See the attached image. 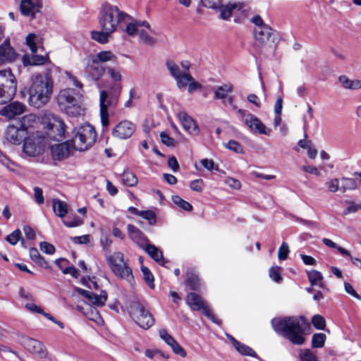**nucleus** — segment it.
Listing matches in <instances>:
<instances>
[{"instance_id": "aec40b11", "label": "nucleus", "mask_w": 361, "mask_h": 361, "mask_svg": "<svg viewBox=\"0 0 361 361\" xmlns=\"http://www.w3.org/2000/svg\"><path fill=\"white\" fill-rule=\"evenodd\" d=\"M40 0H21L20 9L23 15L35 18V13L42 8Z\"/></svg>"}, {"instance_id": "20e7f679", "label": "nucleus", "mask_w": 361, "mask_h": 361, "mask_svg": "<svg viewBox=\"0 0 361 361\" xmlns=\"http://www.w3.org/2000/svg\"><path fill=\"white\" fill-rule=\"evenodd\" d=\"M128 18H130L129 15L120 10L118 6L106 2L100 8L98 23L100 29L114 33L116 30L118 25Z\"/></svg>"}, {"instance_id": "79ce46f5", "label": "nucleus", "mask_w": 361, "mask_h": 361, "mask_svg": "<svg viewBox=\"0 0 361 361\" xmlns=\"http://www.w3.org/2000/svg\"><path fill=\"white\" fill-rule=\"evenodd\" d=\"M228 2L227 0H201V4L203 6L221 10L224 3Z\"/></svg>"}, {"instance_id": "473e14b6", "label": "nucleus", "mask_w": 361, "mask_h": 361, "mask_svg": "<svg viewBox=\"0 0 361 361\" xmlns=\"http://www.w3.org/2000/svg\"><path fill=\"white\" fill-rule=\"evenodd\" d=\"M185 285L189 286L191 290H197L200 288V279L192 270H188L187 271Z\"/></svg>"}, {"instance_id": "6ab92c4d", "label": "nucleus", "mask_w": 361, "mask_h": 361, "mask_svg": "<svg viewBox=\"0 0 361 361\" xmlns=\"http://www.w3.org/2000/svg\"><path fill=\"white\" fill-rule=\"evenodd\" d=\"M245 125L254 133L269 135L271 132L270 128H267L257 117L252 114L247 116Z\"/></svg>"}, {"instance_id": "423d86ee", "label": "nucleus", "mask_w": 361, "mask_h": 361, "mask_svg": "<svg viewBox=\"0 0 361 361\" xmlns=\"http://www.w3.org/2000/svg\"><path fill=\"white\" fill-rule=\"evenodd\" d=\"M121 90L122 85L121 84H114L111 87L110 97H109L106 91L102 90L100 92V117L102 125L104 127H106L109 125L108 106L115 107L117 105Z\"/></svg>"}, {"instance_id": "2f4dec72", "label": "nucleus", "mask_w": 361, "mask_h": 361, "mask_svg": "<svg viewBox=\"0 0 361 361\" xmlns=\"http://www.w3.org/2000/svg\"><path fill=\"white\" fill-rule=\"evenodd\" d=\"M52 207L54 213L61 218L64 217L68 213L67 204L60 200H53Z\"/></svg>"}, {"instance_id": "37998d69", "label": "nucleus", "mask_w": 361, "mask_h": 361, "mask_svg": "<svg viewBox=\"0 0 361 361\" xmlns=\"http://www.w3.org/2000/svg\"><path fill=\"white\" fill-rule=\"evenodd\" d=\"M235 348L239 353L243 355H249L253 357H257L256 353L251 348L240 342L238 343V345L235 347Z\"/></svg>"}, {"instance_id": "412c9836", "label": "nucleus", "mask_w": 361, "mask_h": 361, "mask_svg": "<svg viewBox=\"0 0 361 361\" xmlns=\"http://www.w3.org/2000/svg\"><path fill=\"white\" fill-rule=\"evenodd\" d=\"M128 233L129 238L141 249L146 247V245L149 242L147 237L133 225H128Z\"/></svg>"}, {"instance_id": "f8f14e48", "label": "nucleus", "mask_w": 361, "mask_h": 361, "mask_svg": "<svg viewBox=\"0 0 361 361\" xmlns=\"http://www.w3.org/2000/svg\"><path fill=\"white\" fill-rule=\"evenodd\" d=\"M186 303L194 311H202V312L214 323H217L212 310L207 305L201 296L195 293H190L186 297Z\"/></svg>"}, {"instance_id": "39448f33", "label": "nucleus", "mask_w": 361, "mask_h": 361, "mask_svg": "<svg viewBox=\"0 0 361 361\" xmlns=\"http://www.w3.org/2000/svg\"><path fill=\"white\" fill-rule=\"evenodd\" d=\"M42 121L48 137L57 141L64 139L66 126L62 118L49 113L42 116Z\"/></svg>"}, {"instance_id": "9b49d317", "label": "nucleus", "mask_w": 361, "mask_h": 361, "mask_svg": "<svg viewBox=\"0 0 361 361\" xmlns=\"http://www.w3.org/2000/svg\"><path fill=\"white\" fill-rule=\"evenodd\" d=\"M27 128L24 124L18 122L16 124L8 126L4 133V138L10 144L20 145L23 140L27 139Z\"/></svg>"}, {"instance_id": "864d4df0", "label": "nucleus", "mask_w": 361, "mask_h": 361, "mask_svg": "<svg viewBox=\"0 0 361 361\" xmlns=\"http://www.w3.org/2000/svg\"><path fill=\"white\" fill-rule=\"evenodd\" d=\"M140 216L148 221L149 224L153 225L156 223V215L151 210L140 211Z\"/></svg>"}, {"instance_id": "5fc2aeb1", "label": "nucleus", "mask_w": 361, "mask_h": 361, "mask_svg": "<svg viewBox=\"0 0 361 361\" xmlns=\"http://www.w3.org/2000/svg\"><path fill=\"white\" fill-rule=\"evenodd\" d=\"M141 271L142 272L144 279L145 280L146 283L151 287L154 286L153 281H154V276L149 269L146 267H142Z\"/></svg>"}, {"instance_id": "5701e85b", "label": "nucleus", "mask_w": 361, "mask_h": 361, "mask_svg": "<svg viewBox=\"0 0 361 361\" xmlns=\"http://www.w3.org/2000/svg\"><path fill=\"white\" fill-rule=\"evenodd\" d=\"M183 128L189 133L197 135L199 132L198 126L195 120L185 112L180 111L177 114Z\"/></svg>"}, {"instance_id": "c85d7f7f", "label": "nucleus", "mask_w": 361, "mask_h": 361, "mask_svg": "<svg viewBox=\"0 0 361 361\" xmlns=\"http://www.w3.org/2000/svg\"><path fill=\"white\" fill-rule=\"evenodd\" d=\"M338 80L341 84L342 87L345 89L349 90H358L361 89V80H350L345 75H341L338 78Z\"/></svg>"}, {"instance_id": "58836bf2", "label": "nucleus", "mask_w": 361, "mask_h": 361, "mask_svg": "<svg viewBox=\"0 0 361 361\" xmlns=\"http://www.w3.org/2000/svg\"><path fill=\"white\" fill-rule=\"evenodd\" d=\"M192 80V77L188 72H182L178 77L176 78L178 88L185 87Z\"/></svg>"}, {"instance_id": "1a4fd4ad", "label": "nucleus", "mask_w": 361, "mask_h": 361, "mask_svg": "<svg viewBox=\"0 0 361 361\" xmlns=\"http://www.w3.org/2000/svg\"><path fill=\"white\" fill-rule=\"evenodd\" d=\"M130 314L133 320L144 329H148L154 322L152 315L138 302L131 304Z\"/></svg>"}, {"instance_id": "3c124183", "label": "nucleus", "mask_w": 361, "mask_h": 361, "mask_svg": "<svg viewBox=\"0 0 361 361\" xmlns=\"http://www.w3.org/2000/svg\"><path fill=\"white\" fill-rule=\"evenodd\" d=\"M21 239V232L17 229L12 232L10 235H7L6 240L11 245H15Z\"/></svg>"}, {"instance_id": "f704fd0d", "label": "nucleus", "mask_w": 361, "mask_h": 361, "mask_svg": "<svg viewBox=\"0 0 361 361\" xmlns=\"http://www.w3.org/2000/svg\"><path fill=\"white\" fill-rule=\"evenodd\" d=\"M94 59H95L99 63H105L110 61H116L117 57L116 56L113 54L111 51H102L99 53H97L94 57Z\"/></svg>"}, {"instance_id": "bf43d9fd", "label": "nucleus", "mask_w": 361, "mask_h": 361, "mask_svg": "<svg viewBox=\"0 0 361 361\" xmlns=\"http://www.w3.org/2000/svg\"><path fill=\"white\" fill-rule=\"evenodd\" d=\"M280 269L279 267H271L269 269V276L275 282L279 283L282 281V277L280 275Z\"/></svg>"}, {"instance_id": "f3484780", "label": "nucleus", "mask_w": 361, "mask_h": 361, "mask_svg": "<svg viewBox=\"0 0 361 361\" xmlns=\"http://www.w3.org/2000/svg\"><path fill=\"white\" fill-rule=\"evenodd\" d=\"M233 90V86L231 83H226L218 86L215 87L214 90V98L215 99L222 100L224 104H225V100L227 99L228 104L231 105L234 109H235L236 106L233 105V96L229 95V94L232 92Z\"/></svg>"}, {"instance_id": "7c9ffc66", "label": "nucleus", "mask_w": 361, "mask_h": 361, "mask_svg": "<svg viewBox=\"0 0 361 361\" xmlns=\"http://www.w3.org/2000/svg\"><path fill=\"white\" fill-rule=\"evenodd\" d=\"M142 250H144L156 262H160L164 258L162 252L149 242L146 245V247L142 248Z\"/></svg>"}, {"instance_id": "bb28decb", "label": "nucleus", "mask_w": 361, "mask_h": 361, "mask_svg": "<svg viewBox=\"0 0 361 361\" xmlns=\"http://www.w3.org/2000/svg\"><path fill=\"white\" fill-rule=\"evenodd\" d=\"M271 28L268 25L257 27L255 30V39L262 45H264L271 37Z\"/></svg>"}, {"instance_id": "4d7b16f0", "label": "nucleus", "mask_w": 361, "mask_h": 361, "mask_svg": "<svg viewBox=\"0 0 361 361\" xmlns=\"http://www.w3.org/2000/svg\"><path fill=\"white\" fill-rule=\"evenodd\" d=\"M169 346L172 348L175 354L178 355L182 357H186V351L177 343L176 340L170 344Z\"/></svg>"}, {"instance_id": "ea45409f", "label": "nucleus", "mask_w": 361, "mask_h": 361, "mask_svg": "<svg viewBox=\"0 0 361 361\" xmlns=\"http://www.w3.org/2000/svg\"><path fill=\"white\" fill-rule=\"evenodd\" d=\"M171 200L176 205L185 211L190 212L192 209V206L178 195H173L171 197Z\"/></svg>"}, {"instance_id": "8fccbe9b", "label": "nucleus", "mask_w": 361, "mask_h": 361, "mask_svg": "<svg viewBox=\"0 0 361 361\" xmlns=\"http://www.w3.org/2000/svg\"><path fill=\"white\" fill-rule=\"evenodd\" d=\"M300 361H319L317 356L309 349L300 351Z\"/></svg>"}, {"instance_id": "338daca9", "label": "nucleus", "mask_w": 361, "mask_h": 361, "mask_svg": "<svg viewBox=\"0 0 361 361\" xmlns=\"http://www.w3.org/2000/svg\"><path fill=\"white\" fill-rule=\"evenodd\" d=\"M159 336L169 345L175 341V339L164 329L159 331Z\"/></svg>"}, {"instance_id": "de8ad7c7", "label": "nucleus", "mask_w": 361, "mask_h": 361, "mask_svg": "<svg viewBox=\"0 0 361 361\" xmlns=\"http://www.w3.org/2000/svg\"><path fill=\"white\" fill-rule=\"evenodd\" d=\"M107 261L111 267H114L115 264L126 263L124 262L123 255L120 252H114L112 255H110L107 258Z\"/></svg>"}, {"instance_id": "e433bc0d", "label": "nucleus", "mask_w": 361, "mask_h": 361, "mask_svg": "<svg viewBox=\"0 0 361 361\" xmlns=\"http://www.w3.org/2000/svg\"><path fill=\"white\" fill-rule=\"evenodd\" d=\"M122 183L129 187H134L137 184V178L131 171H124L121 175Z\"/></svg>"}, {"instance_id": "774afa93", "label": "nucleus", "mask_w": 361, "mask_h": 361, "mask_svg": "<svg viewBox=\"0 0 361 361\" xmlns=\"http://www.w3.org/2000/svg\"><path fill=\"white\" fill-rule=\"evenodd\" d=\"M107 72L109 74L111 78L116 82L121 80L122 76L119 71L112 68H108Z\"/></svg>"}, {"instance_id": "dca6fc26", "label": "nucleus", "mask_w": 361, "mask_h": 361, "mask_svg": "<svg viewBox=\"0 0 361 361\" xmlns=\"http://www.w3.org/2000/svg\"><path fill=\"white\" fill-rule=\"evenodd\" d=\"M17 56V53L11 46L8 39L5 40L0 45V66L15 61Z\"/></svg>"}, {"instance_id": "393cba45", "label": "nucleus", "mask_w": 361, "mask_h": 361, "mask_svg": "<svg viewBox=\"0 0 361 361\" xmlns=\"http://www.w3.org/2000/svg\"><path fill=\"white\" fill-rule=\"evenodd\" d=\"M51 153L55 160H62L70 154L69 146L66 143L56 144L51 147Z\"/></svg>"}, {"instance_id": "13d9d810", "label": "nucleus", "mask_w": 361, "mask_h": 361, "mask_svg": "<svg viewBox=\"0 0 361 361\" xmlns=\"http://www.w3.org/2000/svg\"><path fill=\"white\" fill-rule=\"evenodd\" d=\"M226 147L228 149H229L236 153H239V154L243 153V149L242 146L240 145V144L239 142H238L235 140L228 141V142L227 143Z\"/></svg>"}, {"instance_id": "4be33fe9", "label": "nucleus", "mask_w": 361, "mask_h": 361, "mask_svg": "<svg viewBox=\"0 0 361 361\" xmlns=\"http://www.w3.org/2000/svg\"><path fill=\"white\" fill-rule=\"evenodd\" d=\"M26 106L20 102H14L4 106L0 111L2 116L9 118L23 114L26 110Z\"/></svg>"}, {"instance_id": "4468645a", "label": "nucleus", "mask_w": 361, "mask_h": 361, "mask_svg": "<svg viewBox=\"0 0 361 361\" xmlns=\"http://www.w3.org/2000/svg\"><path fill=\"white\" fill-rule=\"evenodd\" d=\"M220 10V17L223 20H228L238 12L245 13L246 5L241 0H227Z\"/></svg>"}, {"instance_id": "052dcab7", "label": "nucleus", "mask_w": 361, "mask_h": 361, "mask_svg": "<svg viewBox=\"0 0 361 361\" xmlns=\"http://www.w3.org/2000/svg\"><path fill=\"white\" fill-rule=\"evenodd\" d=\"M160 137L161 140V142L168 147H174L175 146V140L173 138L171 137L167 133L164 132H161L160 133Z\"/></svg>"}, {"instance_id": "f03ea898", "label": "nucleus", "mask_w": 361, "mask_h": 361, "mask_svg": "<svg viewBox=\"0 0 361 361\" xmlns=\"http://www.w3.org/2000/svg\"><path fill=\"white\" fill-rule=\"evenodd\" d=\"M53 92V80L49 74L37 73L32 76L29 89L30 104L40 108L48 103Z\"/></svg>"}, {"instance_id": "4c0bfd02", "label": "nucleus", "mask_w": 361, "mask_h": 361, "mask_svg": "<svg viewBox=\"0 0 361 361\" xmlns=\"http://www.w3.org/2000/svg\"><path fill=\"white\" fill-rule=\"evenodd\" d=\"M85 316L90 320L94 321L97 324H99L102 322V317L98 310L90 305H86V312Z\"/></svg>"}, {"instance_id": "9d476101", "label": "nucleus", "mask_w": 361, "mask_h": 361, "mask_svg": "<svg viewBox=\"0 0 361 361\" xmlns=\"http://www.w3.org/2000/svg\"><path fill=\"white\" fill-rule=\"evenodd\" d=\"M18 342L30 353L39 358L44 359L48 355V351L44 345L39 341L25 336L18 337Z\"/></svg>"}, {"instance_id": "b1692460", "label": "nucleus", "mask_w": 361, "mask_h": 361, "mask_svg": "<svg viewBox=\"0 0 361 361\" xmlns=\"http://www.w3.org/2000/svg\"><path fill=\"white\" fill-rule=\"evenodd\" d=\"M111 269L118 277L126 279L129 283L133 281L132 270L126 265V263L115 264L114 267H111Z\"/></svg>"}, {"instance_id": "ddd939ff", "label": "nucleus", "mask_w": 361, "mask_h": 361, "mask_svg": "<svg viewBox=\"0 0 361 361\" xmlns=\"http://www.w3.org/2000/svg\"><path fill=\"white\" fill-rule=\"evenodd\" d=\"M44 148V139L32 135L25 140L23 151L28 157H36L42 153Z\"/></svg>"}, {"instance_id": "72a5a7b5", "label": "nucleus", "mask_w": 361, "mask_h": 361, "mask_svg": "<svg viewBox=\"0 0 361 361\" xmlns=\"http://www.w3.org/2000/svg\"><path fill=\"white\" fill-rule=\"evenodd\" d=\"M307 276L312 286L318 285L322 288H325L324 283L323 282V276L321 272L317 270H312L307 272Z\"/></svg>"}, {"instance_id": "6e6552de", "label": "nucleus", "mask_w": 361, "mask_h": 361, "mask_svg": "<svg viewBox=\"0 0 361 361\" xmlns=\"http://www.w3.org/2000/svg\"><path fill=\"white\" fill-rule=\"evenodd\" d=\"M17 82L11 69L0 71V104L11 101L16 94Z\"/></svg>"}, {"instance_id": "2eb2a0df", "label": "nucleus", "mask_w": 361, "mask_h": 361, "mask_svg": "<svg viewBox=\"0 0 361 361\" xmlns=\"http://www.w3.org/2000/svg\"><path fill=\"white\" fill-rule=\"evenodd\" d=\"M135 130V126L129 121H122L113 129V135L119 139H127L131 137Z\"/></svg>"}, {"instance_id": "0eeeda50", "label": "nucleus", "mask_w": 361, "mask_h": 361, "mask_svg": "<svg viewBox=\"0 0 361 361\" xmlns=\"http://www.w3.org/2000/svg\"><path fill=\"white\" fill-rule=\"evenodd\" d=\"M96 137L97 133L92 126H81L75 130L72 139L73 147L78 151H85L95 142Z\"/></svg>"}, {"instance_id": "a18cd8bd", "label": "nucleus", "mask_w": 361, "mask_h": 361, "mask_svg": "<svg viewBox=\"0 0 361 361\" xmlns=\"http://www.w3.org/2000/svg\"><path fill=\"white\" fill-rule=\"evenodd\" d=\"M38 42V37L34 34L30 33L26 37V44L30 47L32 54L37 51V43Z\"/></svg>"}, {"instance_id": "a19ab883", "label": "nucleus", "mask_w": 361, "mask_h": 361, "mask_svg": "<svg viewBox=\"0 0 361 361\" xmlns=\"http://www.w3.org/2000/svg\"><path fill=\"white\" fill-rule=\"evenodd\" d=\"M342 185L341 190L345 192L347 190H353L357 188V183L355 179L349 178H343L341 179Z\"/></svg>"}, {"instance_id": "a211bd4d", "label": "nucleus", "mask_w": 361, "mask_h": 361, "mask_svg": "<svg viewBox=\"0 0 361 361\" xmlns=\"http://www.w3.org/2000/svg\"><path fill=\"white\" fill-rule=\"evenodd\" d=\"M75 290L80 295L87 299L92 305L98 307L104 305L107 300V293L105 290H102L99 295H97L80 288H76Z\"/></svg>"}, {"instance_id": "c9c22d12", "label": "nucleus", "mask_w": 361, "mask_h": 361, "mask_svg": "<svg viewBox=\"0 0 361 361\" xmlns=\"http://www.w3.org/2000/svg\"><path fill=\"white\" fill-rule=\"evenodd\" d=\"M48 60L47 56H44L41 55H32L31 56H28L27 58H23V62L25 64H29L32 66H39L44 64Z\"/></svg>"}, {"instance_id": "680f3d73", "label": "nucleus", "mask_w": 361, "mask_h": 361, "mask_svg": "<svg viewBox=\"0 0 361 361\" xmlns=\"http://www.w3.org/2000/svg\"><path fill=\"white\" fill-rule=\"evenodd\" d=\"M349 204L344 211V214L347 215L350 213H355L361 209V204H356L353 202H347Z\"/></svg>"}, {"instance_id": "7ed1b4c3", "label": "nucleus", "mask_w": 361, "mask_h": 361, "mask_svg": "<svg viewBox=\"0 0 361 361\" xmlns=\"http://www.w3.org/2000/svg\"><path fill=\"white\" fill-rule=\"evenodd\" d=\"M82 93L73 88H66L59 91L56 102L60 110L69 116L77 117L83 114L81 106Z\"/></svg>"}, {"instance_id": "c756f323", "label": "nucleus", "mask_w": 361, "mask_h": 361, "mask_svg": "<svg viewBox=\"0 0 361 361\" xmlns=\"http://www.w3.org/2000/svg\"><path fill=\"white\" fill-rule=\"evenodd\" d=\"M112 32L109 30H102L99 31H92L91 32V38L100 43V44H106L109 42V38L111 37Z\"/></svg>"}, {"instance_id": "49530a36", "label": "nucleus", "mask_w": 361, "mask_h": 361, "mask_svg": "<svg viewBox=\"0 0 361 361\" xmlns=\"http://www.w3.org/2000/svg\"><path fill=\"white\" fill-rule=\"evenodd\" d=\"M166 66L171 76L175 79L182 73L178 66L173 60H167Z\"/></svg>"}, {"instance_id": "a878e982", "label": "nucleus", "mask_w": 361, "mask_h": 361, "mask_svg": "<svg viewBox=\"0 0 361 361\" xmlns=\"http://www.w3.org/2000/svg\"><path fill=\"white\" fill-rule=\"evenodd\" d=\"M86 71L93 80H97L103 75L105 69L100 63L92 58L91 62L87 66Z\"/></svg>"}, {"instance_id": "09e8293b", "label": "nucleus", "mask_w": 361, "mask_h": 361, "mask_svg": "<svg viewBox=\"0 0 361 361\" xmlns=\"http://www.w3.org/2000/svg\"><path fill=\"white\" fill-rule=\"evenodd\" d=\"M139 37L144 44L149 46H153L157 42V39L154 37L149 35L143 29L139 30Z\"/></svg>"}, {"instance_id": "0e129e2a", "label": "nucleus", "mask_w": 361, "mask_h": 361, "mask_svg": "<svg viewBox=\"0 0 361 361\" xmlns=\"http://www.w3.org/2000/svg\"><path fill=\"white\" fill-rule=\"evenodd\" d=\"M328 189L331 192H336L339 190V180L338 178H334L326 183Z\"/></svg>"}, {"instance_id": "f257e3e1", "label": "nucleus", "mask_w": 361, "mask_h": 361, "mask_svg": "<svg viewBox=\"0 0 361 361\" xmlns=\"http://www.w3.org/2000/svg\"><path fill=\"white\" fill-rule=\"evenodd\" d=\"M271 325L276 332L281 334L293 344L302 345L305 343L304 326H308L309 324L304 317L274 318L271 320Z\"/></svg>"}, {"instance_id": "e2e57ef3", "label": "nucleus", "mask_w": 361, "mask_h": 361, "mask_svg": "<svg viewBox=\"0 0 361 361\" xmlns=\"http://www.w3.org/2000/svg\"><path fill=\"white\" fill-rule=\"evenodd\" d=\"M39 247L40 250L46 254L52 255L55 252L54 246L47 242L40 243Z\"/></svg>"}, {"instance_id": "c03bdc74", "label": "nucleus", "mask_w": 361, "mask_h": 361, "mask_svg": "<svg viewBox=\"0 0 361 361\" xmlns=\"http://www.w3.org/2000/svg\"><path fill=\"white\" fill-rule=\"evenodd\" d=\"M326 336L324 334H314L312 338V345L313 348H322L324 346Z\"/></svg>"}, {"instance_id": "6e6d98bb", "label": "nucleus", "mask_w": 361, "mask_h": 361, "mask_svg": "<svg viewBox=\"0 0 361 361\" xmlns=\"http://www.w3.org/2000/svg\"><path fill=\"white\" fill-rule=\"evenodd\" d=\"M289 253V247L288 245L283 242L278 251V257L281 260H285L288 257V255Z\"/></svg>"}, {"instance_id": "69168bd1", "label": "nucleus", "mask_w": 361, "mask_h": 361, "mask_svg": "<svg viewBox=\"0 0 361 361\" xmlns=\"http://www.w3.org/2000/svg\"><path fill=\"white\" fill-rule=\"evenodd\" d=\"M34 195L37 204H42L44 203V200L42 194V190L40 188L35 187L34 188Z\"/></svg>"}, {"instance_id": "cd10ccee", "label": "nucleus", "mask_w": 361, "mask_h": 361, "mask_svg": "<svg viewBox=\"0 0 361 361\" xmlns=\"http://www.w3.org/2000/svg\"><path fill=\"white\" fill-rule=\"evenodd\" d=\"M140 27H145L149 30L152 31L151 29V26L147 21H140L134 20L133 22H130L127 24L126 27V32L129 36L133 37L137 33L139 35V30H140L139 28Z\"/></svg>"}, {"instance_id": "603ef678", "label": "nucleus", "mask_w": 361, "mask_h": 361, "mask_svg": "<svg viewBox=\"0 0 361 361\" xmlns=\"http://www.w3.org/2000/svg\"><path fill=\"white\" fill-rule=\"evenodd\" d=\"M312 322L313 326L317 329H324L326 326L324 318L319 314L314 315L312 317Z\"/></svg>"}]
</instances>
